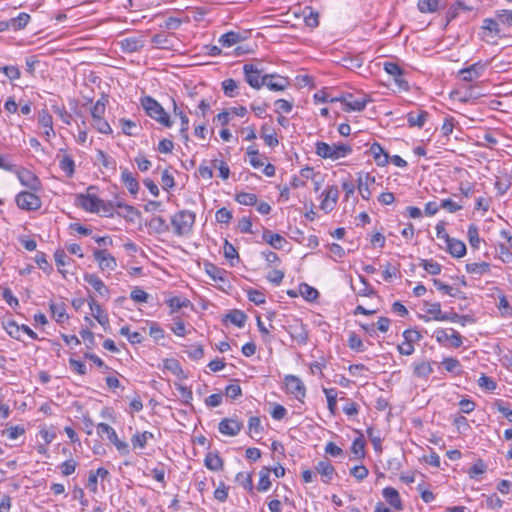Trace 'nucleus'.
<instances>
[{"label":"nucleus","instance_id":"1","mask_svg":"<svg viewBox=\"0 0 512 512\" xmlns=\"http://www.w3.org/2000/svg\"><path fill=\"white\" fill-rule=\"evenodd\" d=\"M503 9L496 10L494 17L484 18L480 27L479 36L488 44H496L499 39L506 37L503 33L501 19L504 18Z\"/></svg>","mask_w":512,"mask_h":512},{"label":"nucleus","instance_id":"2","mask_svg":"<svg viewBox=\"0 0 512 512\" xmlns=\"http://www.w3.org/2000/svg\"><path fill=\"white\" fill-rule=\"evenodd\" d=\"M316 154L323 159H331L333 161L346 157L352 153V148L347 144H332L318 141L315 144Z\"/></svg>","mask_w":512,"mask_h":512},{"label":"nucleus","instance_id":"3","mask_svg":"<svg viewBox=\"0 0 512 512\" xmlns=\"http://www.w3.org/2000/svg\"><path fill=\"white\" fill-rule=\"evenodd\" d=\"M141 105L148 116L165 127H171L172 121L164 108L152 97L145 96L141 99Z\"/></svg>","mask_w":512,"mask_h":512},{"label":"nucleus","instance_id":"4","mask_svg":"<svg viewBox=\"0 0 512 512\" xmlns=\"http://www.w3.org/2000/svg\"><path fill=\"white\" fill-rule=\"evenodd\" d=\"M195 213L189 210H181L171 217L173 232L177 236L188 234L195 223Z\"/></svg>","mask_w":512,"mask_h":512},{"label":"nucleus","instance_id":"5","mask_svg":"<svg viewBox=\"0 0 512 512\" xmlns=\"http://www.w3.org/2000/svg\"><path fill=\"white\" fill-rule=\"evenodd\" d=\"M286 331L298 344L305 345L308 342V330L306 325L299 319H292L286 326Z\"/></svg>","mask_w":512,"mask_h":512},{"label":"nucleus","instance_id":"6","mask_svg":"<svg viewBox=\"0 0 512 512\" xmlns=\"http://www.w3.org/2000/svg\"><path fill=\"white\" fill-rule=\"evenodd\" d=\"M93 189H95L94 186H89L87 188V194L77 195L76 203L79 207H81L85 211H88L91 213H98L99 212L98 203H100V198L89 193Z\"/></svg>","mask_w":512,"mask_h":512},{"label":"nucleus","instance_id":"7","mask_svg":"<svg viewBox=\"0 0 512 512\" xmlns=\"http://www.w3.org/2000/svg\"><path fill=\"white\" fill-rule=\"evenodd\" d=\"M16 203L20 209L27 211L37 210L41 207L40 198L36 194L28 191L20 192L16 196Z\"/></svg>","mask_w":512,"mask_h":512},{"label":"nucleus","instance_id":"8","mask_svg":"<svg viewBox=\"0 0 512 512\" xmlns=\"http://www.w3.org/2000/svg\"><path fill=\"white\" fill-rule=\"evenodd\" d=\"M243 72L246 82L254 89L263 87L262 70L256 65L247 63L243 66Z\"/></svg>","mask_w":512,"mask_h":512},{"label":"nucleus","instance_id":"9","mask_svg":"<svg viewBox=\"0 0 512 512\" xmlns=\"http://www.w3.org/2000/svg\"><path fill=\"white\" fill-rule=\"evenodd\" d=\"M339 101L343 104V111H363L367 105L368 100L366 98L354 99L352 94H348L342 97L332 98L331 102Z\"/></svg>","mask_w":512,"mask_h":512},{"label":"nucleus","instance_id":"10","mask_svg":"<svg viewBox=\"0 0 512 512\" xmlns=\"http://www.w3.org/2000/svg\"><path fill=\"white\" fill-rule=\"evenodd\" d=\"M285 385L287 391L295 396L296 399L302 401L306 395V388L302 380L294 375L285 377Z\"/></svg>","mask_w":512,"mask_h":512},{"label":"nucleus","instance_id":"11","mask_svg":"<svg viewBox=\"0 0 512 512\" xmlns=\"http://www.w3.org/2000/svg\"><path fill=\"white\" fill-rule=\"evenodd\" d=\"M243 428V423L237 418H224L218 425L219 432L226 436H236Z\"/></svg>","mask_w":512,"mask_h":512},{"label":"nucleus","instance_id":"12","mask_svg":"<svg viewBox=\"0 0 512 512\" xmlns=\"http://www.w3.org/2000/svg\"><path fill=\"white\" fill-rule=\"evenodd\" d=\"M289 85L286 77L278 74L263 75V86H266L271 91H283Z\"/></svg>","mask_w":512,"mask_h":512},{"label":"nucleus","instance_id":"13","mask_svg":"<svg viewBox=\"0 0 512 512\" xmlns=\"http://www.w3.org/2000/svg\"><path fill=\"white\" fill-rule=\"evenodd\" d=\"M93 255L102 271H113L116 268V259L107 250H95Z\"/></svg>","mask_w":512,"mask_h":512},{"label":"nucleus","instance_id":"14","mask_svg":"<svg viewBox=\"0 0 512 512\" xmlns=\"http://www.w3.org/2000/svg\"><path fill=\"white\" fill-rule=\"evenodd\" d=\"M486 68V64L482 62H476L469 67L463 68L459 71L463 81L472 82L479 78Z\"/></svg>","mask_w":512,"mask_h":512},{"label":"nucleus","instance_id":"15","mask_svg":"<svg viewBox=\"0 0 512 512\" xmlns=\"http://www.w3.org/2000/svg\"><path fill=\"white\" fill-rule=\"evenodd\" d=\"M338 196V188L336 186L329 187L324 194V198L321 201L320 208L325 213L332 211L337 203Z\"/></svg>","mask_w":512,"mask_h":512},{"label":"nucleus","instance_id":"16","mask_svg":"<svg viewBox=\"0 0 512 512\" xmlns=\"http://www.w3.org/2000/svg\"><path fill=\"white\" fill-rule=\"evenodd\" d=\"M84 281L91 285L95 291L99 293L101 296H109V289L104 284V282L96 275L86 273L84 274Z\"/></svg>","mask_w":512,"mask_h":512},{"label":"nucleus","instance_id":"17","mask_svg":"<svg viewBox=\"0 0 512 512\" xmlns=\"http://www.w3.org/2000/svg\"><path fill=\"white\" fill-rule=\"evenodd\" d=\"M369 152L378 166L384 167L389 163L388 153L378 142H374L371 145Z\"/></svg>","mask_w":512,"mask_h":512},{"label":"nucleus","instance_id":"18","mask_svg":"<svg viewBox=\"0 0 512 512\" xmlns=\"http://www.w3.org/2000/svg\"><path fill=\"white\" fill-rule=\"evenodd\" d=\"M121 49L125 53H134L144 47V41L139 37H127L119 42Z\"/></svg>","mask_w":512,"mask_h":512},{"label":"nucleus","instance_id":"19","mask_svg":"<svg viewBox=\"0 0 512 512\" xmlns=\"http://www.w3.org/2000/svg\"><path fill=\"white\" fill-rule=\"evenodd\" d=\"M315 470L322 476V481L326 484L330 483L335 474V469L328 460L319 461L315 466Z\"/></svg>","mask_w":512,"mask_h":512},{"label":"nucleus","instance_id":"20","mask_svg":"<svg viewBox=\"0 0 512 512\" xmlns=\"http://www.w3.org/2000/svg\"><path fill=\"white\" fill-rule=\"evenodd\" d=\"M89 307L92 312L93 317L98 321V323L106 329V326L109 325L108 314L103 311L100 304L96 302L93 298L89 301Z\"/></svg>","mask_w":512,"mask_h":512},{"label":"nucleus","instance_id":"21","mask_svg":"<svg viewBox=\"0 0 512 512\" xmlns=\"http://www.w3.org/2000/svg\"><path fill=\"white\" fill-rule=\"evenodd\" d=\"M121 180L132 195H137L139 183L133 174L127 168H121Z\"/></svg>","mask_w":512,"mask_h":512},{"label":"nucleus","instance_id":"22","mask_svg":"<svg viewBox=\"0 0 512 512\" xmlns=\"http://www.w3.org/2000/svg\"><path fill=\"white\" fill-rule=\"evenodd\" d=\"M173 112L176 117L180 118L181 122V128H180V135L182 139L187 142L189 140L188 136V130H189V118L186 116V114L180 110L176 104V102L173 100Z\"/></svg>","mask_w":512,"mask_h":512},{"label":"nucleus","instance_id":"23","mask_svg":"<svg viewBox=\"0 0 512 512\" xmlns=\"http://www.w3.org/2000/svg\"><path fill=\"white\" fill-rule=\"evenodd\" d=\"M446 246H447V251L453 257L461 258L466 254V245L464 244V242H462L458 239L450 238L446 242Z\"/></svg>","mask_w":512,"mask_h":512},{"label":"nucleus","instance_id":"24","mask_svg":"<svg viewBox=\"0 0 512 512\" xmlns=\"http://www.w3.org/2000/svg\"><path fill=\"white\" fill-rule=\"evenodd\" d=\"M385 500L396 510H402V501L398 491L392 487H386L382 491Z\"/></svg>","mask_w":512,"mask_h":512},{"label":"nucleus","instance_id":"25","mask_svg":"<svg viewBox=\"0 0 512 512\" xmlns=\"http://www.w3.org/2000/svg\"><path fill=\"white\" fill-rule=\"evenodd\" d=\"M374 183L375 177H372L369 174H366L364 177L360 176L358 178V190L363 199L368 200L370 198L371 192L369 185Z\"/></svg>","mask_w":512,"mask_h":512},{"label":"nucleus","instance_id":"26","mask_svg":"<svg viewBox=\"0 0 512 512\" xmlns=\"http://www.w3.org/2000/svg\"><path fill=\"white\" fill-rule=\"evenodd\" d=\"M384 70L391 76H393L395 78V81L397 82V84L402 87L403 85L405 87H407V82L404 81L401 76H402V69L401 67L397 64V63H394V62H385L384 63Z\"/></svg>","mask_w":512,"mask_h":512},{"label":"nucleus","instance_id":"27","mask_svg":"<svg viewBox=\"0 0 512 512\" xmlns=\"http://www.w3.org/2000/svg\"><path fill=\"white\" fill-rule=\"evenodd\" d=\"M17 176H18V179L19 181L29 187V188H32L34 189L36 187V184L38 183V179L36 178V176L31 173L29 170L27 169H19V170H15Z\"/></svg>","mask_w":512,"mask_h":512},{"label":"nucleus","instance_id":"28","mask_svg":"<svg viewBox=\"0 0 512 512\" xmlns=\"http://www.w3.org/2000/svg\"><path fill=\"white\" fill-rule=\"evenodd\" d=\"M429 114L426 111H420L419 113L410 112L407 114V122L409 127L422 128L428 118Z\"/></svg>","mask_w":512,"mask_h":512},{"label":"nucleus","instance_id":"29","mask_svg":"<svg viewBox=\"0 0 512 512\" xmlns=\"http://www.w3.org/2000/svg\"><path fill=\"white\" fill-rule=\"evenodd\" d=\"M205 272L214 280L224 282L226 279V271L216 265L206 262L204 263Z\"/></svg>","mask_w":512,"mask_h":512},{"label":"nucleus","instance_id":"30","mask_svg":"<svg viewBox=\"0 0 512 512\" xmlns=\"http://www.w3.org/2000/svg\"><path fill=\"white\" fill-rule=\"evenodd\" d=\"M247 315L241 310H232L225 315L224 321H229L237 327H243L246 323Z\"/></svg>","mask_w":512,"mask_h":512},{"label":"nucleus","instance_id":"31","mask_svg":"<svg viewBox=\"0 0 512 512\" xmlns=\"http://www.w3.org/2000/svg\"><path fill=\"white\" fill-rule=\"evenodd\" d=\"M50 310L52 312L53 318L58 323L65 322L69 317L66 313V307L64 303H50Z\"/></svg>","mask_w":512,"mask_h":512},{"label":"nucleus","instance_id":"32","mask_svg":"<svg viewBox=\"0 0 512 512\" xmlns=\"http://www.w3.org/2000/svg\"><path fill=\"white\" fill-rule=\"evenodd\" d=\"M30 19L31 17L28 13L22 12L17 17L6 22L9 23V28L12 27L14 31H18L24 29L28 25Z\"/></svg>","mask_w":512,"mask_h":512},{"label":"nucleus","instance_id":"33","mask_svg":"<svg viewBox=\"0 0 512 512\" xmlns=\"http://www.w3.org/2000/svg\"><path fill=\"white\" fill-rule=\"evenodd\" d=\"M426 313L431 315V319L436 321H441L443 318L444 313L441 310V305L438 302L435 303H426ZM424 321H429L430 318H426L425 316L422 317Z\"/></svg>","mask_w":512,"mask_h":512},{"label":"nucleus","instance_id":"34","mask_svg":"<svg viewBox=\"0 0 512 512\" xmlns=\"http://www.w3.org/2000/svg\"><path fill=\"white\" fill-rule=\"evenodd\" d=\"M148 225L157 234H164L169 231V225L161 216H154Z\"/></svg>","mask_w":512,"mask_h":512},{"label":"nucleus","instance_id":"35","mask_svg":"<svg viewBox=\"0 0 512 512\" xmlns=\"http://www.w3.org/2000/svg\"><path fill=\"white\" fill-rule=\"evenodd\" d=\"M263 239L275 249H282L285 239L277 233H272L269 230L264 231Z\"/></svg>","mask_w":512,"mask_h":512},{"label":"nucleus","instance_id":"36","mask_svg":"<svg viewBox=\"0 0 512 512\" xmlns=\"http://www.w3.org/2000/svg\"><path fill=\"white\" fill-rule=\"evenodd\" d=\"M204 464L212 471H218L223 467V461L217 453H208L204 459Z\"/></svg>","mask_w":512,"mask_h":512},{"label":"nucleus","instance_id":"37","mask_svg":"<svg viewBox=\"0 0 512 512\" xmlns=\"http://www.w3.org/2000/svg\"><path fill=\"white\" fill-rule=\"evenodd\" d=\"M433 372L430 362L422 361L414 364V375L419 378H427Z\"/></svg>","mask_w":512,"mask_h":512},{"label":"nucleus","instance_id":"38","mask_svg":"<svg viewBox=\"0 0 512 512\" xmlns=\"http://www.w3.org/2000/svg\"><path fill=\"white\" fill-rule=\"evenodd\" d=\"M59 167L67 177H72L75 172V163L70 155H64L62 157L59 161Z\"/></svg>","mask_w":512,"mask_h":512},{"label":"nucleus","instance_id":"39","mask_svg":"<svg viewBox=\"0 0 512 512\" xmlns=\"http://www.w3.org/2000/svg\"><path fill=\"white\" fill-rule=\"evenodd\" d=\"M153 438V434L148 431L143 433H136L131 438L133 448H144L149 439Z\"/></svg>","mask_w":512,"mask_h":512},{"label":"nucleus","instance_id":"40","mask_svg":"<svg viewBox=\"0 0 512 512\" xmlns=\"http://www.w3.org/2000/svg\"><path fill=\"white\" fill-rule=\"evenodd\" d=\"M238 88V82L232 78L226 79L222 82V89L227 97H236L238 95Z\"/></svg>","mask_w":512,"mask_h":512},{"label":"nucleus","instance_id":"41","mask_svg":"<svg viewBox=\"0 0 512 512\" xmlns=\"http://www.w3.org/2000/svg\"><path fill=\"white\" fill-rule=\"evenodd\" d=\"M261 136L265 142V144L269 147H275L278 145V139L273 130L266 125L261 127Z\"/></svg>","mask_w":512,"mask_h":512},{"label":"nucleus","instance_id":"42","mask_svg":"<svg viewBox=\"0 0 512 512\" xmlns=\"http://www.w3.org/2000/svg\"><path fill=\"white\" fill-rule=\"evenodd\" d=\"M325 393L328 409L332 415H335L337 410V392L333 388H323Z\"/></svg>","mask_w":512,"mask_h":512},{"label":"nucleus","instance_id":"43","mask_svg":"<svg viewBox=\"0 0 512 512\" xmlns=\"http://www.w3.org/2000/svg\"><path fill=\"white\" fill-rule=\"evenodd\" d=\"M269 473H270V469L267 467H263L260 470V472H259L260 479H259V482L257 485L258 491L265 492L270 488L271 481H270Z\"/></svg>","mask_w":512,"mask_h":512},{"label":"nucleus","instance_id":"44","mask_svg":"<svg viewBox=\"0 0 512 512\" xmlns=\"http://www.w3.org/2000/svg\"><path fill=\"white\" fill-rule=\"evenodd\" d=\"M241 40V36L239 33L230 31L225 34H223L219 38V43L224 47H231L235 44H237Z\"/></svg>","mask_w":512,"mask_h":512},{"label":"nucleus","instance_id":"45","mask_svg":"<svg viewBox=\"0 0 512 512\" xmlns=\"http://www.w3.org/2000/svg\"><path fill=\"white\" fill-rule=\"evenodd\" d=\"M417 7L422 13H434L438 10L439 0H418Z\"/></svg>","mask_w":512,"mask_h":512},{"label":"nucleus","instance_id":"46","mask_svg":"<svg viewBox=\"0 0 512 512\" xmlns=\"http://www.w3.org/2000/svg\"><path fill=\"white\" fill-rule=\"evenodd\" d=\"M466 270L471 274L483 275L490 271V265L487 262L468 263Z\"/></svg>","mask_w":512,"mask_h":512},{"label":"nucleus","instance_id":"47","mask_svg":"<svg viewBox=\"0 0 512 512\" xmlns=\"http://www.w3.org/2000/svg\"><path fill=\"white\" fill-rule=\"evenodd\" d=\"M442 365L448 372L455 373L456 375H460L462 373L461 364L456 358H444Z\"/></svg>","mask_w":512,"mask_h":512},{"label":"nucleus","instance_id":"48","mask_svg":"<svg viewBox=\"0 0 512 512\" xmlns=\"http://www.w3.org/2000/svg\"><path fill=\"white\" fill-rule=\"evenodd\" d=\"M235 200L239 204L246 206H253L257 204V196L254 193L240 192L236 195Z\"/></svg>","mask_w":512,"mask_h":512},{"label":"nucleus","instance_id":"49","mask_svg":"<svg viewBox=\"0 0 512 512\" xmlns=\"http://www.w3.org/2000/svg\"><path fill=\"white\" fill-rule=\"evenodd\" d=\"M97 434L100 437H103V435H106L109 441L116 439L117 433L110 425L106 423H99L96 427Z\"/></svg>","mask_w":512,"mask_h":512},{"label":"nucleus","instance_id":"50","mask_svg":"<svg viewBox=\"0 0 512 512\" xmlns=\"http://www.w3.org/2000/svg\"><path fill=\"white\" fill-rule=\"evenodd\" d=\"M420 265L431 275H438L441 273V265L434 260L422 259Z\"/></svg>","mask_w":512,"mask_h":512},{"label":"nucleus","instance_id":"51","mask_svg":"<svg viewBox=\"0 0 512 512\" xmlns=\"http://www.w3.org/2000/svg\"><path fill=\"white\" fill-rule=\"evenodd\" d=\"M351 451L356 459L363 458L365 455V441L361 437L354 439L351 445Z\"/></svg>","mask_w":512,"mask_h":512},{"label":"nucleus","instance_id":"52","mask_svg":"<svg viewBox=\"0 0 512 512\" xmlns=\"http://www.w3.org/2000/svg\"><path fill=\"white\" fill-rule=\"evenodd\" d=\"M166 302L171 308L172 312L178 311L179 309L187 307L190 304L188 299L177 296L169 298Z\"/></svg>","mask_w":512,"mask_h":512},{"label":"nucleus","instance_id":"53","mask_svg":"<svg viewBox=\"0 0 512 512\" xmlns=\"http://www.w3.org/2000/svg\"><path fill=\"white\" fill-rule=\"evenodd\" d=\"M106 103L107 99L105 97H102L101 99L97 100V102L93 105L91 109L92 119L103 117L106 110Z\"/></svg>","mask_w":512,"mask_h":512},{"label":"nucleus","instance_id":"54","mask_svg":"<svg viewBox=\"0 0 512 512\" xmlns=\"http://www.w3.org/2000/svg\"><path fill=\"white\" fill-rule=\"evenodd\" d=\"M91 124L100 133H103V134H111L112 133V129H111L109 123L103 117L92 119Z\"/></svg>","mask_w":512,"mask_h":512},{"label":"nucleus","instance_id":"55","mask_svg":"<svg viewBox=\"0 0 512 512\" xmlns=\"http://www.w3.org/2000/svg\"><path fill=\"white\" fill-rule=\"evenodd\" d=\"M247 155L249 156V162L254 168H260L264 165V162L260 159V155L257 149L253 146L247 148Z\"/></svg>","mask_w":512,"mask_h":512},{"label":"nucleus","instance_id":"56","mask_svg":"<svg viewBox=\"0 0 512 512\" xmlns=\"http://www.w3.org/2000/svg\"><path fill=\"white\" fill-rule=\"evenodd\" d=\"M299 290L301 295L308 301H313L319 296V292L306 283L301 284Z\"/></svg>","mask_w":512,"mask_h":512},{"label":"nucleus","instance_id":"57","mask_svg":"<svg viewBox=\"0 0 512 512\" xmlns=\"http://www.w3.org/2000/svg\"><path fill=\"white\" fill-rule=\"evenodd\" d=\"M25 433L23 426H11L2 431V435L6 436L10 440H15Z\"/></svg>","mask_w":512,"mask_h":512},{"label":"nucleus","instance_id":"58","mask_svg":"<svg viewBox=\"0 0 512 512\" xmlns=\"http://www.w3.org/2000/svg\"><path fill=\"white\" fill-rule=\"evenodd\" d=\"M359 280L362 284V287L357 291V295L364 296V297H370L375 295V290L373 287L369 284L366 278L363 276H359Z\"/></svg>","mask_w":512,"mask_h":512},{"label":"nucleus","instance_id":"59","mask_svg":"<svg viewBox=\"0 0 512 512\" xmlns=\"http://www.w3.org/2000/svg\"><path fill=\"white\" fill-rule=\"evenodd\" d=\"M487 470V465L483 460L478 459L468 471L470 478H475L477 475L484 474Z\"/></svg>","mask_w":512,"mask_h":512},{"label":"nucleus","instance_id":"60","mask_svg":"<svg viewBox=\"0 0 512 512\" xmlns=\"http://www.w3.org/2000/svg\"><path fill=\"white\" fill-rule=\"evenodd\" d=\"M97 158H98V161L101 163V165L104 168L113 169V170L116 169L115 160L112 159L111 157H109L104 151L99 150L97 153Z\"/></svg>","mask_w":512,"mask_h":512},{"label":"nucleus","instance_id":"61","mask_svg":"<svg viewBox=\"0 0 512 512\" xmlns=\"http://www.w3.org/2000/svg\"><path fill=\"white\" fill-rule=\"evenodd\" d=\"M99 208V214L105 217L113 216V211L115 208V205L112 201H104L100 199V203H98Z\"/></svg>","mask_w":512,"mask_h":512},{"label":"nucleus","instance_id":"62","mask_svg":"<svg viewBox=\"0 0 512 512\" xmlns=\"http://www.w3.org/2000/svg\"><path fill=\"white\" fill-rule=\"evenodd\" d=\"M130 298L137 303H146L148 301L149 295L143 289L135 287L131 291Z\"/></svg>","mask_w":512,"mask_h":512},{"label":"nucleus","instance_id":"63","mask_svg":"<svg viewBox=\"0 0 512 512\" xmlns=\"http://www.w3.org/2000/svg\"><path fill=\"white\" fill-rule=\"evenodd\" d=\"M38 123L45 129L52 130V116L49 114L47 110H42L38 115Z\"/></svg>","mask_w":512,"mask_h":512},{"label":"nucleus","instance_id":"64","mask_svg":"<svg viewBox=\"0 0 512 512\" xmlns=\"http://www.w3.org/2000/svg\"><path fill=\"white\" fill-rule=\"evenodd\" d=\"M468 239H469V243L470 245L473 247V248H478L479 247V244H480V238H479V234H478V228L474 225V224H471L469 227H468Z\"/></svg>","mask_w":512,"mask_h":512}]
</instances>
